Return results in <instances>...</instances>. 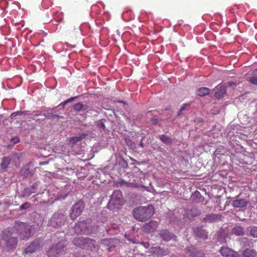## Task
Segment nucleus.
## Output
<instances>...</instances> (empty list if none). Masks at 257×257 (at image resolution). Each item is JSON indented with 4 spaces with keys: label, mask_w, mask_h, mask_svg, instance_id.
<instances>
[{
    "label": "nucleus",
    "mask_w": 257,
    "mask_h": 257,
    "mask_svg": "<svg viewBox=\"0 0 257 257\" xmlns=\"http://www.w3.org/2000/svg\"><path fill=\"white\" fill-rule=\"evenodd\" d=\"M154 213L152 205L140 206L134 210L135 218L140 221H145L149 219Z\"/></svg>",
    "instance_id": "1"
},
{
    "label": "nucleus",
    "mask_w": 257,
    "mask_h": 257,
    "mask_svg": "<svg viewBox=\"0 0 257 257\" xmlns=\"http://www.w3.org/2000/svg\"><path fill=\"white\" fill-rule=\"evenodd\" d=\"M15 228L23 239H28L34 233L33 226L24 222L16 223Z\"/></svg>",
    "instance_id": "2"
},
{
    "label": "nucleus",
    "mask_w": 257,
    "mask_h": 257,
    "mask_svg": "<svg viewBox=\"0 0 257 257\" xmlns=\"http://www.w3.org/2000/svg\"><path fill=\"white\" fill-rule=\"evenodd\" d=\"M123 203L122 198V193L120 191H114L108 203V206L111 208L113 206L114 208H119Z\"/></svg>",
    "instance_id": "3"
},
{
    "label": "nucleus",
    "mask_w": 257,
    "mask_h": 257,
    "mask_svg": "<svg viewBox=\"0 0 257 257\" xmlns=\"http://www.w3.org/2000/svg\"><path fill=\"white\" fill-rule=\"evenodd\" d=\"M64 244L63 242H59L51 247L47 252L48 257H56L57 255L61 253L64 251Z\"/></svg>",
    "instance_id": "4"
},
{
    "label": "nucleus",
    "mask_w": 257,
    "mask_h": 257,
    "mask_svg": "<svg viewBox=\"0 0 257 257\" xmlns=\"http://www.w3.org/2000/svg\"><path fill=\"white\" fill-rule=\"evenodd\" d=\"M84 205L82 202H78L74 204L72 208V212L70 214L71 218L74 220L77 216L80 215L83 210Z\"/></svg>",
    "instance_id": "5"
},
{
    "label": "nucleus",
    "mask_w": 257,
    "mask_h": 257,
    "mask_svg": "<svg viewBox=\"0 0 257 257\" xmlns=\"http://www.w3.org/2000/svg\"><path fill=\"white\" fill-rule=\"evenodd\" d=\"M220 252L221 255L224 257H241L237 252H234L227 246L221 247Z\"/></svg>",
    "instance_id": "6"
},
{
    "label": "nucleus",
    "mask_w": 257,
    "mask_h": 257,
    "mask_svg": "<svg viewBox=\"0 0 257 257\" xmlns=\"http://www.w3.org/2000/svg\"><path fill=\"white\" fill-rule=\"evenodd\" d=\"M248 203L249 200L247 198L238 199L233 201L232 206L235 208H245Z\"/></svg>",
    "instance_id": "7"
},
{
    "label": "nucleus",
    "mask_w": 257,
    "mask_h": 257,
    "mask_svg": "<svg viewBox=\"0 0 257 257\" xmlns=\"http://www.w3.org/2000/svg\"><path fill=\"white\" fill-rule=\"evenodd\" d=\"M19 159L18 155L17 154H14L12 156V159L9 157H5L3 159L2 162L1 164V168L3 169L7 168L10 163V161L12 159Z\"/></svg>",
    "instance_id": "8"
},
{
    "label": "nucleus",
    "mask_w": 257,
    "mask_h": 257,
    "mask_svg": "<svg viewBox=\"0 0 257 257\" xmlns=\"http://www.w3.org/2000/svg\"><path fill=\"white\" fill-rule=\"evenodd\" d=\"M40 247V243L38 241H34L32 242L28 247L25 249L26 253H33L37 250Z\"/></svg>",
    "instance_id": "9"
},
{
    "label": "nucleus",
    "mask_w": 257,
    "mask_h": 257,
    "mask_svg": "<svg viewBox=\"0 0 257 257\" xmlns=\"http://www.w3.org/2000/svg\"><path fill=\"white\" fill-rule=\"evenodd\" d=\"M161 236L166 241H169L176 237L173 234L169 232L168 230H165L162 231L160 233Z\"/></svg>",
    "instance_id": "10"
},
{
    "label": "nucleus",
    "mask_w": 257,
    "mask_h": 257,
    "mask_svg": "<svg viewBox=\"0 0 257 257\" xmlns=\"http://www.w3.org/2000/svg\"><path fill=\"white\" fill-rule=\"evenodd\" d=\"M86 227V223L85 222H79L74 228L75 231L77 233L81 232H85V227Z\"/></svg>",
    "instance_id": "11"
},
{
    "label": "nucleus",
    "mask_w": 257,
    "mask_h": 257,
    "mask_svg": "<svg viewBox=\"0 0 257 257\" xmlns=\"http://www.w3.org/2000/svg\"><path fill=\"white\" fill-rule=\"evenodd\" d=\"M89 241H90L89 239H84L82 238L78 237L74 239L73 242L76 246H78L82 248L84 247V243L85 242H88Z\"/></svg>",
    "instance_id": "12"
},
{
    "label": "nucleus",
    "mask_w": 257,
    "mask_h": 257,
    "mask_svg": "<svg viewBox=\"0 0 257 257\" xmlns=\"http://www.w3.org/2000/svg\"><path fill=\"white\" fill-rule=\"evenodd\" d=\"M157 226V223L156 222L150 221L146 224L144 226V229L148 232L153 231Z\"/></svg>",
    "instance_id": "13"
},
{
    "label": "nucleus",
    "mask_w": 257,
    "mask_h": 257,
    "mask_svg": "<svg viewBox=\"0 0 257 257\" xmlns=\"http://www.w3.org/2000/svg\"><path fill=\"white\" fill-rule=\"evenodd\" d=\"M196 93L198 95L203 96L209 94V89L207 87L199 88L196 90Z\"/></svg>",
    "instance_id": "14"
},
{
    "label": "nucleus",
    "mask_w": 257,
    "mask_h": 257,
    "mask_svg": "<svg viewBox=\"0 0 257 257\" xmlns=\"http://www.w3.org/2000/svg\"><path fill=\"white\" fill-rule=\"evenodd\" d=\"M86 136H87L86 134H83L80 135L79 136L74 137L71 138L69 140L70 143H72V144H74L80 141L82 139H84L86 137Z\"/></svg>",
    "instance_id": "15"
},
{
    "label": "nucleus",
    "mask_w": 257,
    "mask_h": 257,
    "mask_svg": "<svg viewBox=\"0 0 257 257\" xmlns=\"http://www.w3.org/2000/svg\"><path fill=\"white\" fill-rule=\"evenodd\" d=\"M232 233L236 235H242L244 234V230L242 227L236 226L232 229Z\"/></svg>",
    "instance_id": "16"
},
{
    "label": "nucleus",
    "mask_w": 257,
    "mask_h": 257,
    "mask_svg": "<svg viewBox=\"0 0 257 257\" xmlns=\"http://www.w3.org/2000/svg\"><path fill=\"white\" fill-rule=\"evenodd\" d=\"M226 92V88L224 86H221L219 90L215 93V97L217 98H221L224 96Z\"/></svg>",
    "instance_id": "17"
},
{
    "label": "nucleus",
    "mask_w": 257,
    "mask_h": 257,
    "mask_svg": "<svg viewBox=\"0 0 257 257\" xmlns=\"http://www.w3.org/2000/svg\"><path fill=\"white\" fill-rule=\"evenodd\" d=\"M194 232L198 236H199L201 238L205 239L207 237L206 232L205 230H203L201 229L197 228L196 229L194 228Z\"/></svg>",
    "instance_id": "18"
},
{
    "label": "nucleus",
    "mask_w": 257,
    "mask_h": 257,
    "mask_svg": "<svg viewBox=\"0 0 257 257\" xmlns=\"http://www.w3.org/2000/svg\"><path fill=\"white\" fill-rule=\"evenodd\" d=\"M35 189L34 188V184L30 188H27L24 190L23 195L24 196H29L32 193H35Z\"/></svg>",
    "instance_id": "19"
},
{
    "label": "nucleus",
    "mask_w": 257,
    "mask_h": 257,
    "mask_svg": "<svg viewBox=\"0 0 257 257\" xmlns=\"http://www.w3.org/2000/svg\"><path fill=\"white\" fill-rule=\"evenodd\" d=\"M255 252L252 249H246L243 253L244 257H254Z\"/></svg>",
    "instance_id": "20"
},
{
    "label": "nucleus",
    "mask_w": 257,
    "mask_h": 257,
    "mask_svg": "<svg viewBox=\"0 0 257 257\" xmlns=\"http://www.w3.org/2000/svg\"><path fill=\"white\" fill-rule=\"evenodd\" d=\"M249 234L253 237H257V227L252 226L248 228Z\"/></svg>",
    "instance_id": "21"
},
{
    "label": "nucleus",
    "mask_w": 257,
    "mask_h": 257,
    "mask_svg": "<svg viewBox=\"0 0 257 257\" xmlns=\"http://www.w3.org/2000/svg\"><path fill=\"white\" fill-rule=\"evenodd\" d=\"M159 139L164 143L166 144H169L172 142V140L171 138L165 136L164 135L160 136Z\"/></svg>",
    "instance_id": "22"
},
{
    "label": "nucleus",
    "mask_w": 257,
    "mask_h": 257,
    "mask_svg": "<svg viewBox=\"0 0 257 257\" xmlns=\"http://www.w3.org/2000/svg\"><path fill=\"white\" fill-rule=\"evenodd\" d=\"M85 108V105H83L81 103H77L74 106V109L77 111H80L82 109H84Z\"/></svg>",
    "instance_id": "23"
},
{
    "label": "nucleus",
    "mask_w": 257,
    "mask_h": 257,
    "mask_svg": "<svg viewBox=\"0 0 257 257\" xmlns=\"http://www.w3.org/2000/svg\"><path fill=\"white\" fill-rule=\"evenodd\" d=\"M125 143L128 146L132 149H135L136 148L135 143L130 139H125Z\"/></svg>",
    "instance_id": "24"
},
{
    "label": "nucleus",
    "mask_w": 257,
    "mask_h": 257,
    "mask_svg": "<svg viewBox=\"0 0 257 257\" xmlns=\"http://www.w3.org/2000/svg\"><path fill=\"white\" fill-rule=\"evenodd\" d=\"M30 206V204L28 202H26L24 204H22L21 206H20V209L21 210H23V209H26L27 208H29Z\"/></svg>",
    "instance_id": "25"
},
{
    "label": "nucleus",
    "mask_w": 257,
    "mask_h": 257,
    "mask_svg": "<svg viewBox=\"0 0 257 257\" xmlns=\"http://www.w3.org/2000/svg\"><path fill=\"white\" fill-rule=\"evenodd\" d=\"M249 82L253 84L257 85V76L252 77L249 79Z\"/></svg>",
    "instance_id": "26"
},
{
    "label": "nucleus",
    "mask_w": 257,
    "mask_h": 257,
    "mask_svg": "<svg viewBox=\"0 0 257 257\" xmlns=\"http://www.w3.org/2000/svg\"><path fill=\"white\" fill-rule=\"evenodd\" d=\"M98 125L99 126L100 128H102L104 130H105V125H104L102 120L99 121L98 122Z\"/></svg>",
    "instance_id": "27"
},
{
    "label": "nucleus",
    "mask_w": 257,
    "mask_h": 257,
    "mask_svg": "<svg viewBox=\"0 0 257 257\" xmlns=\"http://www.w3.org/2000/svg\"><path fill=\"white\" fill-rule=\"evenodd\" d=\"M188 107H189V105L188 104H184L180 109V113L183 111L184 110H185Z\"/></svg>",
    "instance_id": "28"
},
{
    "label": "nucleus",
    "mask_w": 257,
    "mask_h": 257,
    "mask_svg": "<svg viewBox=\"0 0 257 257\" xmlns=\"http://www.w3.org/2000/svg\"><path fill=\"white\" fill-rule=\"evenodd\" d=\"M192 257H203V254L200 252H197L194 253Z\"/></svg>",
    "instance_id": "29"
},
{
    "label": "nucleus",
    "mask_w": 257,
    "mask_h": 257,
    "mask_svg": "<svg viewBox=\"0 0 257 257\" xmlns=\"http://www.w3.org/2000/svg\"><path fill=\"white\" fill-rule=\"evenodd\" d=\"M77 98V96H76V97H72L69 98L67 100H66V102H68H68H72V101H74Z\"/></svg>",
    "instance_id": "30"
},
{
    "label": "nucleus",
    "mask_w": 257,
    "mask_h": 257,
    "mask_svg": "<svg viewBox=\"0 0 257 257\" xmlns=\"http://www.w3.org/2000/svg\"><path fill=\"white\" fill-rule=\"evenodd\" d=\"M68 102H66V101L62 102L60 105H62L63 106H64L65 104H66Z\"/></svg>",
    "instance_id": "31"
},
{
    "label": "nucleus",
    "mask_w": 257,
    "mask_h": 257,
    "mask_svg": "<svg viewBox=\"0 0 257 257\" xmlns=\"http://www.w3.org/2000/svg\"><path fill=\"white\" fill-rule=\"evenodd\" d=\"M60 218H62L63 220H65V219H66L65 216H64L63 215H61Z\"/></svg>",
    "instance_id": "32"
},
{
    "label": "nucleus",
    "mask_w": 257,
    "mask_h": 257,
    "mask_svg": "<svg viewBox=\"0 0 257 257\" xmlns=\"http://www.w3.org/2000/svg\"><path fill=\"white\" fill-rule=\"evenodd\" d=\"M140 146L142 147V148H143L144 147V145L142 143H140Z\"/></svg>",
    "instance_id": "33"
},
{
    "label": "nucleus",
    "mask_w": 257,
    "mask_h": 257,
    "mask_svg": "<svg viewBox=\"0 0 257 257\" xmlns=\"http://www.w3.org/2000/svg\"><path fill=\"white\" fill-rule=\"evenodd\" d=\"M56 218V216H54L53 217V219L54 220Z\"/></svg>",
    "instance_id": "34"
},
{
    "label": "nucleus",
    "mask_w": 257,
    "mask_h": 257,
    "mask_svg": "<svg viewBox=\"0 0 257 257\" xmlns=\"http://www.w3.org/2000/svg\"><path fill=\"white\" fill-rule=\"evenodd\" d=\"M44 115H45V117H49L50 116L49 115H47L46 114H44Z\"/></svg>",
    "instance_id": "35"
},
{
    "label": "nucleus",
    "mask_w": 257,
    "mask_h": 257,
    "mask_svg": "<svg viewBox=\"0 0 257 257\" xmlns=\"http://www.w3.org/2000/svg\"><path fill=\"white\" fill-rule=\"evenodd\" d=\"M12 115H15V113H13V114H12Z\"/></svg>",
    "instance_id": "36"
},
{
    "label": "nucleus",
    "mask_w": 257,
    "mask_h": 257,
    "mask_svg": "<svg viewBox=\"0 0 257 257\" xmlns=\"http://www.w3.org/2000/svg\"><path fill=\"white\" fill-rule=\"evenodd\" d=\"M18 142V140H17V141H15V143H17V142Z\"/></svg>",
    "instance_id": "37"
},
{
    "label": "nucleus",
    "mask_w": 257,
    "mask_h": 257,
    "mask_svg": "<svg viewBox=\"0 0 257 257\" xmlns=\"http://www.w3.org/2000/svg\"><path fill=\"white\" fill-rule=\"evenodd\" d=\"M59 225H61V222H59Z\"/></svg>",
    "instance_id": "38"
}]
</instances>
